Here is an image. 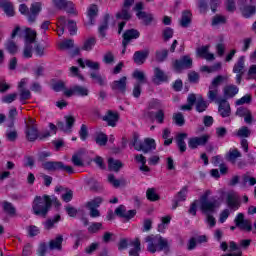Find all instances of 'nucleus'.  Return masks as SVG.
<instances>
[{
	"label": "nucleus",
	"mask_w": 256,
	"mask_h": 256,
	"mask_svg": "<svg viewBox=\"0 0 256 256\" xmlns=\"http://www.w3.org/2000/svg\"><path fill=\"white\" fill-rule=\"evenodd\" d=\"M169 77L161 68L156 67L154 68V78H153V83L155 85H159V83H165V81H168Z\"/></svg>",
	"instance_id": "nucleus-20"
},
{
	"label": "nucleus",
	"mask_w": 256,
	"mask_h": 256,
	"mask_svg": "<svg viewBox=\"0 0 256 256\" xmlns=\"http://www.w3.org/2000/svg\"><path fill=\"white\" fill-rule=\"evenodd\" d=\"M98 15H99V6H97V4H91L88 7V11H87L88 20L84 22V25H86V27L95 25V19H97Z\"/></svg>",
	"instance_id": "nucleus-12"
},
{
	"label": "nucleus",
	"mask_w": 256,
	"mask_h": 256,
	"mask_svg": "<svg viewBox=\"0 0 256 256\" xmlns=\"http://www.w3.org/2000/svg\"><path fill=\"white\" fill-rule=\"evenodd\" d=\"M41 167L44 171L52 173L57 171H63L64 173H68V175H73V173H75L73 166L65 165L62 161H47L44 162V164H41Z\"/></svg>",
	"instance_id": "nucleus-4"
},
{
	"label": "nucleus",
	"mask_w": 256,
	"mask_h": 256,
	"mask_svg": "<svg viewBox=\"0 0 256 256\" xmlns=\"http://www.w3.org/2000/svg\"><path fill=\"white\" fill-rule=\"evenodd\" d=\"M60 5H62V7H57V9H64L65 11H67L70 14H75V4H73V2H67V0H60L59 1Z\"/></svg>",
	"instance_id": "nucleus-34"
},
{
	"label": "nucleus",
	"mask_w": 256,
	"mask_h": 256,
	"mask_svg": "<svg viewBox=\"0 0 256 256\" xmlns=\"http://www.w3.org/2000/svg\"><path fill=\"white\" fill-rule=\"evenodd\" d=\"M168 56L169 50L167 49L156 51V61H158V63H163V61H165V59H167Z\"/></svg>",
	"instance_id": "nucleus-44"
},
{
	"label": "nucleus",
	"mask_w": 256,
	"mask_h": 256,
	"mask_svg": "<svg viewBox=\"0 0 256 256\" xmlns=\"http://www.w3.org/2000/svg\"><path fill=\"white\" fill-rule=\"evenodd\" d=\"M95 141L97 145H100V147H105V145H107V141H109V137H107V134L100 132L96 134Z\"/></svg>",
	"instance_id": "nucleus-36"
},
{
	"label": "nucleus",
	"mask_w": 256,
	"mask_h": 256,
	"mask_svg": "<svg viewBox=\"0 0 256 256\" xmlns=\"http://www.w3.org/2000/svg\"><path fill=\"white\" fill-rule=\"evenodd\" d=\"M146 197L148 201H152V202L159 201V199H161L159 194L155 193V188H149L146 191Z\"/></svg>",
	"instance_id": "nucleus-40"
},
{
	"label": "nucleus",
	"mask_w": 256,
	"mask_h": 256,
	"mask_svg": "<svg viewBox=\"0 0 256 256\" xmlns=\"http://www.w3.org/2000/svg\"><path fill=\"white\" fill-rule=\"evenodd\" d=\"M37 253L39 256H45V253H47V243H40L37 249Z\"/></svg>",
	"instance_id": "nucleus-64"
},
{
	"label": "nucleus",
	"mask_w": 256,
	"mask_h": 256,
	"mask_svg": "<svg viewBox=\"0 0 256 256\" xmlns=\"http://www.w3.org/2000/svg\"><path fill=\"white\" fill-rule=\"evenodd\" d=\"M17 115H18L17 108L10 109L9 114H8V117H9V120H10V123L8 124V127L10 129L14 127V125H15V117Z\"/></svg>",
	"instance_id": "nucleus-49"
},
{
	"label": "nucleus",
	"mask_w": 256,
	"mask_h": 256,
	"mask_svg": "<svg viewBox=\"0 0 256 256\" xmlns=\"http://www.w3.org/2000/svg\"><path fill=\"white\" fill-rule=\"evenodd\" d=\"M173 29L171 27H166L162 32V37L164 41H169V39H173Z\"/></svg>",
	"instance_id": "nucleus-54"
},
{
	"label": "nucleus",
	"mask_w": 256,
	"mask_h": 256,
	"mask_svg": "<svg viewBox=\"0 0 256 256\" xmlns=\"http://www.w3.org/2000/svg\"><path fill=\"white\" fill-rule=\"evenodd\" d=\"M23 57L24 59H31V57H33V44H25Z\"/></svg>",
	"instance_id": "nucleus-46"
},
{
	"label": "nucleus",
	"mask_w": 256,
	"mask_h": 256,
	"mask_svg": "<svg viewBox=\"0 0 256 256\" xmlns=\"http://www.w3.org/2000/svg\"><path fill=\"white\" fill-rule=\"evenodd\" d=\"M68 31L70 35H76L77 34V23L73 20L68 21Z\"/></svg>",
	"instance_id": "nucleus-61"
},
{
	"label": "nucleus",
	"mask_w": 256,
	"mask_h": 256,
	"mask_svg": "<svg viewBox=\"0 0 256 256\" xmlns=\"http://www.w3.org/2000/svg\"><path fill=\"white\" fill-rule=\"evenodd\" d=\"M2 209L6 215H9V217H15L17 215V208L13 205V203L9 201H3L1 202Z\"/></svg>",
	"instance_id": "nucleus-21"
},
{
	"label": "nucleus",
	"mask_w": 256,
	"mask_h": 256,
	"mask_svg": "<svg viewBox=\"0 0 256 256\" xmlns=\"http://www.w3.org/2000/svg\"><path fill=\"white\" fill-rule=\"evenodd\" d=\"M175 71H183V69H191L193 67V59L189 55L182 56L180 59L172 63Z\"/></svg>",
	"instance_id": "nucleus-8"
},
{
	"label": "nucleus",
	"mask_w": 256,
	"mask_h": 256,
	"mask_svg": "<svg viewBox=\"0 0 256 256\" xmlns=\"http://www.w3.org/2000/svg\"><path fill=\"white\" fill-rule=\"evenodd\" d=\"M149 57V49L136 51L133 55V61L136 65H143Z\"/></svg>",
	"instance_id": "nucleus-18"
},
{
	"label": "nucleus",
	"mask_w": 256,
	"mask_h": 256,
	"mask_svg": "<svg viewBox=\"0 0 256 256\" xmlns=\"http://www.w3.org/2000/svg\"><path fill=\"white\" fill-rule=\"evenodd\" d=\"M102 203H103V198L96 197L86 203V208L87 209H97L98 207L101 206Z\"/></svg>",
	"instance_id": "nucleus-37"
},
{
	"label": "nucleus",
	"mask_w": 256,
	"mask_h": 256,
	"mask_svg": "<svg viewBox=\"0 0 256 256\" xmlns=\"http://www.w3.org/2000/svg\"><path fill=\"white\" fill-rule=\"evenodd\" d=\"M66 23H67V20L65 19V16H60L58 18L57 28L59 30H56V31H57L59 37H61V35H63V33H65Z\"/></svg>",
	"instance_id": "nucleus-38"
},
{
	"label": "nucleus",
	"mask_w": 256,
	"mask_h": 256,
	"mask_svg": "<svg viewBox=\"0 0 256 256\" xmlns=\"http://www.w3.org/2000/svg\"><path fill=\"white\" fill-rule=\"evenodd\" d=\"M216 103L218 104L219 115H221L224 119L226 117H231V105L226 99L216 100Z\"/></svg>",
	"instance_id": "nucleus-14"
},
{
	"label": "nucleus",
	"mask_w": 256,
	"mask_h": 256,
	"mask_svg": "<svg viewBox=\"0 0 256 256\" xmlns=\"http://www.w3.org/2000/svg\"><path fill=\"white\" fill-rule=\"evenodd\" d=\"M237 93H239V88L236 85L231 84L224 87V95L228 99H233Z\"/></svg>",
	"instance_id": "nucleus-29"
},
{
	"label": "nucleus",
	"mask_w": 256,
	"mask_h": 256,
	"mask_svg": "<svg viewBox=\"0 0 256 256\" xmlns=\"http://www.w3.org/2000/svg\"><path fill=\"white\" fill-rule=\"evenodd\" d=\"M73 47H75V42L73 41V39L65 40L59 44V49L61 51H65L67 49H73Z\"/></svg>",
	"instance_id": "nucleus-43"
},
{
	"label": "nucleus",
	"mask_w": 256,
	"mask_h": 256,
	"mask_svg": "<svg viewBox=\"0 0 256 256\" xmlns=\"http://www.w3.org/2000/svg\"><path fill=\"white\" fill-rule=\"evenodd\" d=\"M210 45L202 46L196 49V55L197 57H200L201 59H206V61H215V55L212 53H209Z\"/></svg>",
	"instance_id": "nucleus-15"
},
{
	"label": "nucleus",
	"mask_w": 256,
	"mask_h": 256,
	"mask_svg": "<svg viewBox=\"0 0 256 256\" xmlns=\"http://www.w3.org/2000/svg\"><path fill=\"white\" fill-rule=\"evenodd\" d=\"M227 206L229 209H232V211H237L239 207H241V202H239V197L235 195H228L226 199Z\"/></svg>",
	"instance_id": "nucleus-22"
},
{
	"label": "nucleus",
	"mask_w": 256,
	"mask_h": 256,
	"mask_svg": "<svg viewBox=\"0 0 256 256\" xmlns=\"http://www.w3.org/2000/svg\"><path fill=\"white\" fill-rule=\"evenodd\" d=\"M29 99H31V91L25 88L20 89V101L25 103Z\"/></svg>",
	"instance_id": "nucleus-52"
},
{
	"label": "nucleus",
	"mask_w": 256,
	"mask_h": 256,
	"mask_svg": "<svg viewBox=\"0 0 256 256\" xmlns=\"http://www.w3.org/2000/svg\"><path fill=\"white\" fill-rule=\"evenodd\" d=\"M91 79H94L96 81V83H99L101 85V87H103V85H105V80H103V77L97 73V72H92L90 74Z\"/></svg>",
	"instance_id": "nucleus-60"
},
{
	"label": "nucleus",
	"mask_w": 256,
	"mask_h": 256,
	"mask_svg": "<svg viewBox=\"0 0 256 256\" xmlns=\"http://www.w3.org/2000/svg\"><path fill=\"white\" fill-rule=\"evenodd\" d=\"M96 43H97V39L95 37L88 38L84 42V45L82 47L83 51H91V49H93V47H95Z\"/></svg>",
	"instance_id": "nucleus-39"
},
{
	"label": "nucleus",
	"mask_w": 256,
	"mask_h": 256,
	"mask_svg": "<svg viewBox=\"0 0 256 256\" xmlns=\"http://www.w3.org/2000/svg\"><path fill=\"white\" fill-rule=\"evenodd\" d=\"M188 79L190 83H199V79H200L199 73L195 71L190 72L188 74Z\"/></svg>",
	"instance_id": "nucleus-63"
},
{
	"label": "nucleus",
	"mask_w": 256,
	"mask_h": 256,
	"mask_svg": "<svg viewBox=\"0 0 256 256\" xmlns=\"http://www.w3.org/2000/svg\"><path fill=\"white\" fill-rule=\"evenodd\" d=\"M102 120L106 121L109 127H116L119 121V113L113 112V110H108L106 115L102 117Z\"/></svg>",
	"instance_id": "nucleus-17"
},
{
	"label": "nucleus",
	"mask_w": 256,
	"mask_h": 256,
	"mask_svg": "<svg viewBox=\"0 0 256 256\" xmlns=\"http://www.w3.org/2000/svg\"><path fill=\"white\" fill-rule=\"evenodd\" d=\"M59 221H61V215L57 214L54 219H48L45 222V229L49 230V229H53L55 223H59Z\"/></svg>",
	"instance_id": "nucleus-47"
},
{
	"label": "nucleus",
	"mask_w": 256,
	"mask_h": 256,
	"mask_svg": "<svg viewBox=\"0 0 256 256\" xmlns=\"http://www.w3.org/2000/svg\"><path fill=\"white\" fill-rule=\"evenodd\" d=\"M221 83H223V76L218 75L216 78L213 79L209 89H217Z\"/></svg>",
	"instance_id": "nucleus-59"
},
{
	"label": "nucleus",
	"mask_w": 256,
	"mask_h": 256,
	"mask_svg": "<svg viewBox=\"0 0 256 256\" xmlns=\"http://www.w3.org/2000/svg\"><path fill=\"white\" fill-rule=\"evenodd\" d=\"M79 136L82 141L87 140V137H89V130L87 129V125L82 124L80 131H79Z\"/></svg>",
	"instance_id": "nucleus-56"
},
{
	"label": "nucleus",
	"mask_w": 256,
	"mask_h": 256,
	"mask_svg": "<svg viewBox=\"0 0 256 256\" xmlns=\"http://www.w3.org/2000/svg\"><path fill=\"white\" fill-rule=\"evenodd\" d=\"M211 139V136L209 134H204L202 136H196L189 138L188 140V147L190 149H197L198 147H205L207 143H209V140Z\"/></svg>",
	"instance_id": "nucleus-9"
},
{
	"label": "nucleus",
	"mask_w": 256,
	"mask_h": 256,
	"mask_svg": "<svg viewBox=\"0 0 256 256\" xmlns=\"http://www.w3.org/2000/svg\"><path fill=\"white\" fill-rule=\"evenodd\" d=\"M132 147L136 151H143V153H149L151 149H156V144H155V139L153 138H146L143 142H139V134L134 133L133 134V139L130 143Z\"/></svg>",
	"instance_id": "nucleus-5"
},
{
	"label": "nucleus",
	"mask_w": 256,
	"mask_h": 256,
	"mask_svg": "<svg viewBox=\"0 0 256 256\" xmlns=\"http://www.w3.org/2000/svg\"><path fill=\"white\" fill-rule=\"evenodd\" d=\"M173 121L178 125V127H183V125H185V117L181 112L173 115Z\"/></svg>",
	"instance_id": "nucleus-48"
},
{
	"label": "nucleus",
	"mask_w": 256,
	"mask_h": 256,
	"mask_svg": "<svg viewBox=\"0 0 256 256\" xmlns=\"http://www.w3.org/2000/svg\"><path fill=\"white\" fill-rule=\"evenodd\" d=\"M5 47L7 49V51L11 54V55H15V53H17L18 51V47H17V44L12 41V40H9L6 44H5Z\"/></svg>",
	"instance_id": "nucleus-45"
},
{
	"label": "nucleus",
	"mask_w": 256,
	"mask_h": 256,
	"mask_svg": "<svg viewBox=\"0 0 256 256\" xmlns=\"http://www.w3.org/2000/svg\"><path fill=\"white\" fill-rule=\"evenodd\" d=\"M217 95H219V89L217 88H213V89H209L208 91V99L210 101H219L220 99H217Z\"/></svg>",
	"instance_id": "nucleus-57"
},
{
	"label": "nucleus",
	"mask_w": 256,
	"mask_h": 256,
	"mask_svg": "<svg viewBox=\"0 0 256 256\" xmlns=\"http://www.w3.org/2000/svg\"><path fill=\"white\" fill-rule=\"evenodd\" d=\"M139 37H141L139 30L134 28L126 30L122 35V47H127V45L133 41V39H139Z\"/></svg>",
	"instance_id": "nucleus-10"
},
{
	"label": "nucleus",
	"mask_w": 256,
	"mask_h": 256,
	"mask_svg": "<svg viewBox=\"0 0 256 256\" xmlns=\"http://www.w3.org/2000/svg\"><path fill=\"white\" fill-rule=\"evenodd\" d=\"M133 77L139 81L138 83H147V78H145V73L143 71H134Z\"/></svg>",
	"instance_id": "nucleus-53"
},
{
	"label": "nucleus",
	"mask_w": 256,
	"mask_h": 256,
	"mask_svg": "<svg viewBox=\"0 0 256 256\" xmlns=\"http://www.w3.org/2000/svg\"><path fill=\"white\" fill-rule=\"evenodd\" d=\"M135 5V0H124L122 8L116 13V19L119 21H131L133 15L131 14V7Z\"/></svg>",
	"instance_id": "nucleus-7"
},
{
	"label": "nucleus",
	"mask_w": 256,
	"mask_h": 256,
	"mask_svg": "<svg viewBox=\"0 0 256 256\" xmlns=\"http://www.w3.org/2000/svg\"><path fill=\"white\" fill-rule=\"evenodd\" d=\"M112 91L115 93H121V95H125L127 91V78L125 76L121 77L119 80H115L111 84Z\"/></svg>",
	"instance_id": "nucleus-13"
},
{
	"label": "nucleus",
	"mask_w": 256,
	"mask_h": 256,
	"mask_svg": "<svg viewBox=\"0 0 256 256\" xmlns=\"http://www.w3.org/2000/svg\"><path fill=\"white\" fill-rule=\"evenodd\" d=\"M188 187L184 186L181 191H179L174 199L172 200V209H177V207H179V203H181V201H186L187 199V193H188Z\"/></svg>",
	"instance_id": "nucleus-16"
},
{
	"label": "nucleus",
	"mask_w": 256,
	"mask_h": 256,
	"mask_svg": "<svg viewBox=\"0 0 256 256\" xmlns=\"http://www.w3.org/2000/svg\"><path fill=\"white\" fill-rule=\"evenodd\" d=\"M233 73L245 75V56H241L233 67Z\"/></svg>",
	"instance_id": "nucleus-27"
},
{
	"label": "nucleus",
	"mask_w": 256,
	"mask_h": 256,
	"mask_svg": "<svg viewBox=\"0 0 256 256\" xmlns=\"http://www.w3.org/2000/svg\"><path fill=\"white\" fill-rule=\"evenodd\" d=\"M42 4L41 2H34L31 4L30 9L26 4H21L19 6V11L22 15H25L29 21V23H35L37 21V17L41 13Z\"/></svg>",
	"instance_id": "nucleus-3"
},
{
	"label": "nucleus",
	"mask_w": 256,
	"mask_h": 256,
	"mask_svg": "<svg viewBox=\"0 0 256 256\" xmlns=\"http://www.w3.org/2000/svg\"><path fill=\"white\" fill-rule=\"evenodd\" d=\"M26 137L28 141H37L39 139V130L37 127L26 128Z\"/></svg>",
	"instance_id": "nucleus-33"
},
{
	"label": "nucleus",
	"mask_w": 256,
	"mask_h": 256,
	"mask_svg": "<svg viewBox=\"0 0 256 256\" xmlns=\"http://www.w3.org/2000/svg\"><path fill=\"white\" fill-rule=\"evenodd\" d=\"M251 101H252L251 94H246L245 96H243L242 98H240L236 101V105H245V103L247 105H249V103H251Z\"/></svg>",
	"instance_id": "nucleus-58"
},
{
	"label": "nucleus",
	"mask_w": 256,
	"mask_h": 256,
	"mask_svg": "<svg viewBox=\"0 0 256 256\" xmlns=\"http://www.w3.org/2000/svg\"><path fill=\"white\" fill-rule=\"evenodd\" d=\"M198 9L200 13H207V9H209V0H198Z\"/></svg>",
	"instance_id": "nucleus-51"
},
{
	"label": "nucleus",
	"mask_w": 256,
	"mask_h": 256,
	"mask_svg": "<svg viewBox=\"0 0 256 256\" xmlns=\"http://www.w3.org/2000/svg\"><path fill=\"white\" fill-rule=\"evenodd\" d=\"M227 23V18L221 15H215L212 19V25H225Z\"/></svg>",
	"instance_id": "nucleus-50"
},
{
	"label": "nucleus",
	"mask_w": 256,
	"mask_h": 256,
	"mask_svg": "<svg viewBox=\"0 0 256 256\" xmlns=\"http://www.w3.org/2000/svg\"><path fill=\"white\" fill-rule=\"evenodd\" d=\"M103 228V224L99 222H94L92 225L88 228L89 233H97L100 231V229Z\"/></svg>",
	"instance_id": "nucleus-62"
},
{
	"label": "nucleus",
	"mask_w": 256,
	"mask_h": 256,
	"mask_svg": "<svg viewBox=\"0 0 256 256\" xmlns=\"http://www.w3.org/2000/svg\"><path fill=\"white\" fill-rule=\"evenodd\" d=\"M136 17L138 19H140V21H142V23L146 26L150 25L151 23H153V14H149L147 12H139L136 13Z\"/></svg>",
	"instance_id": "nucleus-28"
},
{
	"label": "nucleus",
	"mask_w": 256,
	"mask_h": 256,
	"mask_svg": "<svg viewBox=\"0 0 256 256\" xmlns=\"http://www.w3.org/2000/svg\"><path fill=\"white\" fill-rule=\"evenodd\" d=\"M207 107V102L203 99V97L198 98L196 102V111H198V113H203V111H206Z\"/></svg>",
	"instance_id": "nucleus-42"
},
{
	"label": "nucleus",
	"mask_w": 256,
	"mask_h": 256,
	"mask_svg": "<svg viewBox=\"0 0 256 256\" xmlns=\"http://www.w3.org/2000/svg\"><path fill=\"white\" fill-rule=\"evenodd\" d=\"M122 167H123V162H121V160H115L113 158L108 159L109 171H115V173H119Z\"/></svg>",
	"instance_id": "nucleus-26"
},
{
	"label": "nucleus",
	"mask_w": 256,
	"mask_h": 256,
	"mask_svg": "<svg viewBox=\"0 0 256 256\" xmlns=\"http://www.w3.org/2000/svg\"><path fill=\"white\" fill-rule=\"evenodd\" d=\"M52 205L53 201L49 195H44L43 197L36 196L32 202L33 213L40 217H47Z\"/></svg>",
	"instance_id": "nucleus-1"
},
{
	"label": "nucleus",
	"mask_w": 256,
	"mask_h": 256,
	"mask_svg": "<svg viewBox=\"0 0 256 256\" xmlns=\"http://www.w3.org/2000/svg\"><path fill=\"white\" fill-rule=\"evenodd\" d=\"M0 8L3 9L4 13H6L8 17H13V15H15L13 3L9 2L8 0H0Z\"/></svg>",
	"instance_id": "nucleus-23"
},
{
	"label": "nucleus",
	"mask_w": 256,
	"mask_h": 256,
	"mask_svg": "<svg viewBox=\"0 0 256 256\" xmlns=\"http://www.w3.org/2000/svg\"><path fill=\"white\" fill-rule=\"evenodd\" d=\"M148 243L147 251L149 253H157V251H169V242L167 239L162 238L161 235H148L145 238Z\"/></svg>",
	"instance_id": "nucleus-2"
},
{
	"label": "nucleus",
	"mask_w": 256,
	"mask_h": 256,
	"mask_svg": "<svg viewBox=\"0 0 256 256\" xmlns=\"http://www.w3.org/2000/svg\"><path fill=\"white\" fill-rule=\"evenodd\" d=\"M240 11L243 17H245L246 19H249V17H252V15H255L256 7L253 5H246L245 7H242Z\"/></svg>",
	"instance_id": "nucleus-35"
},
{
	"label": "nucleus",
	"mask_w": 256,
	"mask_h": 256,
	"mask_svg": "<svg viewBox=\"0 0 256 256\" xmlns=\"http://www.w3.org/2000/svg\"><path fill=\"white\" fill-rule=\"evenodd\" d=\"M191 17H193V14L189 10H185L182 12V18L180 20L181 27L187 28L189 25H191Z\"/></svg>",
	"instance_id": "nucleus-30"
},
{
	"label": "nucleus",
	"mask_w": 256,
	"mask_h": 256,
	"mask_svg": "<svg viewBox=\"0 0 256 256\" xmlns=\"http://www.w3.org/2000/svg\"><path fill=\"white\" fill-rule=\"evenodd\" d=\"M52 89L53 91H56V93H59L60 91H64L65 89V82L63 80H58V81H55V80H52Z\"/></svg>",
	"instance_id": "nucleus-41"
},
{
	"label": "nucleus",
	"mask_w": 256,
	"mask_h": 256,
	"mask_svg": "<svg viewBox=\"0 0 256 256\" xmlns=\"http://www.w3.org/2000/svg\"><path fill=\"white\" fill-rule=\"evenodd\" d=\"M25 33V44L33 45V43H35L37 40V32L31 28H26Z\"/></svg>",
	"instance_id": "nucleus-25"
},
{
	"label": "nucleus",
	"mask_w": 256,
	"mask_h": 256,
	"mask_svg": "<svg viewBox=\"0 0 256 256\" xmlns=\"http://www.w3.org/2000/svg\"><path fill=\"white\" fill-rule=\"evenodd\" d=\"M239 157H242V154L239 150H237V148L229 151L226 155L227 161L232 163V165H235L237 163V159H239Z\"/></svg>",
	"instance_id": "nucleus-32"
},
{
	"label": "nucleus",
	"mask_w": 256,
	"mask_h": 256,
	"mask_svg": "<svg viewBox=\"0 0 256 256\" xmlns=\"http://www.w3.org/2000/svg\"><path fill=\"white\" fill-rule=\"evenodd\" d=\"M238 137H251V130L247 126L241 127L237 132Z\"/></svg>",
	"instance_id": "nucleus-55"
},
{
	"label": "nucleus",
	"mask_w": 256,
	"mask_h": 256,
	"mask_svg": "<svg viewBox=\"0 0 256 256\" xmlns=\"http://www.w3.org/2000/svg\"><path fill=\"white\" fill-rule=\"evenodd\" d=\"M62 245H63V236L58 235L55 239L50 240L49 249H51V251H53L54 249L61 251Z\"/></svg>",
	"instance_id": "nucleus-31"
},
{
	"label": "nucleus",
	"mask_w": 256,
	"mask_h": 256,
	"mask_svg": "<svg viewBox=\"0 0 256 256\" xmlns=\"http://www.w3.org/2000/svg\"><path fill=\"white\" fill-rule=\"evenodd\" d=\"M186 137H187V133H179L176 136V143L180 153H185V151H187V144L185 143Z\"/></svg>",
	"instance_id": "nucleus-24"
},
{
	"label": "nucleus",
	"mask_w": 256,
	"mask_h": 256,
	"mask_svg": "<svg viewBox=\"0 0 256 256\" xmlns=\"http://www.w3.org/2000/svg\"><path fill=\"white\" fill-rule=\"evenodd\" d=\"M66 97H73V95H79L80 97H87L89 95V89L85 86L75 85L69 90L64 91Z\"/></svg>",
	"instance_id": "nucleus-11"
},
{
	"label": "nucleus",
	"mask_w": 256,
	"mask_h": 256,
	"mask_svg": "<svg viewBox=\"0 0 256 256\" xmlns=\"http://www.w3.org/2000/svg\"><path fill=\"white\" fill-rule=\"evenodd\" d=\"M109 19H111V15H109L108 13L105 14L102 22L98 27V32L102 39H105V37H107V30L109 29Z\"/></svg>",
	"instance_id": "nucleus-19"
},
{
	"label": "nucleus",
	"mask_w": 256,
	"mask_h": 256,
	"mask_svg": "<svg viewBox=\"0 0 256 256\" xmlns=\"http://www.w3.org/2000/svg\"><path fill=\"white\" fill-rule=\"evenodd\" d=\"M220 203L217 199L207 200V195L200 197V209L202 213H216L220 207Z\"/></svg>",
	"instance_id": "nucleus-6"
}]
</instances>
